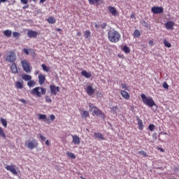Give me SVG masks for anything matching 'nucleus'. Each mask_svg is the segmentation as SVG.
I'll return each mask as SVG.
<instances>
[{
	"mask_svg": "<svg viewBox=\"0 0 179 179\" xmlns=\"http://www.w3.org/2000/svg\"><path fill=\"white\" fill-rule=\"evenodd\" d=\"M108 40L111 43H118V41H120V38H121V35H120V32L114 29L108 31Z\"/></svg>",
	"mask_w": 179,
	"mask_h": 179,
	"instance_id": "obj_1",
	"label": "nucleus"
},
{
	"mask_svg": "<svg viewBox=\"0 0 179 179\" xmlns=\"http://www.w3.org/2000/svg\"><path fill=\"white\" fill-rule=\"evenodd\" d=\"M89 108L90 113H92V115H96L97 117H101V118L104 119V113L97 108V106L93 105V103H89Z\"/></svg>",
	"mask_w": 179,
	"mask_h": 179,
	"instance_id": "obj_2",
	"label": "nucleus"
},
{
	"mask_svg": "<svg viewBox=\"0 0 179 179\" xmlns=\"http://www.w3.org/2000/svg\"><path fill=\"white\" fill-rule=\"evenodd\" d=\"M16 52L15 50L6 51V55H4V59L6 62H10L13 64L16 62Z\"/></svg>",
	"mask_w": 179,
	"mask_h": 179,
	"instance_id": "obj_3",
	"label": "nucleus"
},
{
	"mask_svg": "<svg viewBox=\"0 0 179 179\" xmlns=\"http://www.w3.org/2000/svg\"><path fill=\"white\" fill-rule=\"evenodd\" d=\"M141 99L143 102L145 104V106H148V107L152 108L154 106L155 107H157V106L156 105V103L155 102V101H153V98L150 96H146L145 94H142Z\"/></svg>",
	"mask_w": 179,
	"mask_h": 179,
	"instance_id": "obj_4",
	"label": "nucleus"
},
{
	"mask_svg": "<svg viewBox=\"0 0 179 179\" xmlns=\"http://www.w3.org/2000/svg\"><path fill=\"white\" fill-rule=\"evenodd\" d=\"M47 90L45 88L36 87L31 91V94H34L37 97H41L42 94H45Z\"/></svg>",
	"mask_w": 179,
	"mask_h": 179,
	"instance_id": "obj_5",
	"label": "nucleus"
},
{
	"mask_svg": "<svg viewBox=\"0 0 179 179\" xmlns=\"http://www.w3.org/2000/svg\"><path fill=\"white\" fill-rule=\"evenodd\" d=\"M25 146H27L28 149L33 150V149H36V148L38 146V143L37 140L34 139L31 141H29L28 143H25Z\"/></svg>",
	"mask_w": 179,
	"mask_h": 179,
	"instance_id": "obj_6",
	"label": "nucleus"
},
{
	"mask_svg": "<svg viewBox=\"0 0 179 179\" xmlns=\"http://www.w3.org/2000/svg\"><path fill=\"white\" fill-rule=\"evenodd\" d=\"M21 64L24 71H25L27 73H30V72H31V71L30 70V64H29V62H27V61L23 60L21 62Z\"/></svg>",
	"mask_w": 179,
	"mask_h": 179,
	"instance_id": "obj_7",
	"label": "nucleus"
},
{
	"mask_svg": "<svg viewBox=\"0 0 179 179\" xmlns=\"http://www.w3.org/2000/svg\"><path fill=\"white\" fill-rule=\"evenodd\" d=\"M6 169H7L8 171H10V173H12V174H13L14 176H17V171L15 169V166L8 165L6 166Z\"/></svg>",
	"mask_w": 179,
	"mask_h": 179,
	"instance_id": "obj_8",
	"label": "nucleus"
},
{
	"mask_svg": "<svg viewBox=\"0 0 179 179\" xmlns=\"http://www.w3.org/2000/svg\"><path fill=\"white\" fill-rule=\"evenodd\" d=\"M152 13L157 15V13H163V7L154 6L152 8Z\"/></svg>",
	"mask_w": 179,
	"mask_h": 179,
	"instance_id": "obj_9",
	"label": "nucleus"
},
{
	"mask_svg": "<svg viewBox=\"0 0 179 179\" xmlns=\"http://www.w3.org/2000/svg\"><path fill=\"white\" fill-rule=\"evenodd\" d=\"M51 94L57 96V93L59 92V87H56L55 85H50Z\"/></svg>",
	"mask_w": 179,
	"mask_h": 179,
	"instance_id": "obj_10",
	"label": "nucleus"
},
{
	"mask_svg": "<svg viewBox=\"0 0 179 179\" xmlns=\"http://www.w3.org/2000/svg\"><path fill=\"white\" fill-rule=\"evenodd\" d=\"M108 10H109L110 13L113 15V16H117V15L118 14V13H117V9L111 6H109L108 7Z\"/></svg>",
	"mask_w": 179,
	"mask_h": 179,
	"instance_id": "obj_11",
	"label": "nucleus"
},
{
	"mask_svg": "<svg viewBox=\"0 0 179 179\" xmlns=\"http://www.w3.org/2000/svg\"><path fill=\"white\" fill-rule=\"evenodd\" d=\"M86 92L89 96H92V94H94L95 90L93 89V87H92V85H88L87 87Z\"/></svg>",
	"mask_w": 179,
	"mask_h": 179,
	"instance_id": "obj_12",
	"label": "nucleus"
},
{
	"mask_svg": "<svg viewBox=\"0 0 179 179\" xmlns=\"http://www.w3.org/2000/svg\"><path fill=\"white\" fill-rule=\"evenodd\" d=\"M174 27V22L169 21L167 22L165 24V27L168 29V30H173V27Z\"/></svg>",
	"mask_w": 179,
	"mask_h": 179,
	"instance_id": "obj_13",
	"label": "nucleus"
},
{
	"mask_svg": "<svg viewBox=\"0 0 179 179\" xmlns=\"http://www.w3.org/2000/svg\"><path fill=\"white\" fill-rule=\"evenodd\" d=\"M27 36L28 37H29L30 38H35V37H37V31H29L27 32Z\"/></svg>",
	"mask_w": 179,
	"mask_h": 179,
	"instance_id": "obj_14",
	"label": "nucleus"
},
{
	"mask_svg": "<svg viewBox=\"0 0 179 179\" xmlns=\"http://www.w3.org/2000/svg\"><path fill=\"white\" fill-rule=\"evenodd\" d=\"M10 70L12 71L13 73H17V66H16V63H12Z\"/></svg>",
	"mask_w": 179,
	"mask_h": 179,
	"instance_id": "obj_15",
	"label": "nucleus"
},
{
	"mask_svg": "<svg viewBox=\"0 0 179 179\" xmlns=\"http://www.w3.org/2000/svg\"><path fill=\"white\" fill-rule=\"evenodd\" d=\"M121 96L123 97V99H126V100H129V94H128L127 92L124 90H122L120 92Z\"/></svg>",
	"mask_w": 179,
	"mask_h": 179,
	"instance_id": "obj_16",
	"label": "nucleus"
},
{
	"mask_svg": "<svg viewBox=\"0 0 179 179\" xmlns=\"http://www.w3.org/2000/svg\"><path fill=\"white\" fill-rule=\"evenodd\" d=\"M38 82L39 85H43L44 82H45V76H43V74H40L38 76Z\"/></svg>",
	"mask_w": 179,
	"mask_h": 179,
	"instance_id": "obj_17",
	"label": "nucleus"
},
{
	"mask_svg": "<svg viewBox=\"0 0 179 179\" xmlns=\"http://www.w3.org/2000/svg\"><path fill=\"white\" fill-rule=\"evenodd\" d=\"M73 142L75 145H79L80 143V138L78 136H73Z\"/></svg>",
	"mask_w": 179,
	"mask_h": 179,
	"instance_id": "obj_18",
	"label": "nucleus"
},
{
	"mask_svg": "<svg viewBox=\"0 0 179 179\" xmlns=\"http://www.w3.org/2000/svg\"><path fill=\"white\" fill-rule=\"evenodd\" d=\"M81 75L83 76H85V78H87V79L92 77V73H87V71H83L81 72Z\"/></svg>",
	"mask_w": 179,
	"mask_h": 179,
	"instance_id": "obj_19",
	"label": "nucleus"
},
{
	"mask_svg": "<svg viewBox=\"0 0 179 179\" xmlns=\"http://www.w3.org/2000/svg\"><path fill=\"white\" fill-rule=\"evenodd\" d=\"M137 121H138V129L141 131H142V129H143V122H142V120L139 119V117H137Z\"/></svg>",
	"mask_w": 179,
	"mask_h": 179,
	"instance_id": "obj_20",
	"label": "nucleus"
},
{
	"mask_svg": "<svg viewBox=\"0 0 179 179\" xmlns=\"http://www.w3.org/2000/svg\"><path fill=\"white\" fill-rule=\"evenodd\" d=\"M94 137L96 139H100V141H104V137L101 133H94Z\"/></svg>",
	"mask_w": 179,
	"mask_h": 179,
	"instance_id": "obj_21",
	"label": "nucleus"
},
{
	"mask_svg": "<svg viewBox=\"0 0 179 179\" xmlns=\"http://www.w3.org/2000/svg\"><path fill=\"white\" fill-rule=\"evenodd\" d=\"M84 36L85 37V38H87L89 40L92 37V33L89 30L85 31L84 33Z\"/></svg>",
	"mask_w": 179,
	"mask_h": 179,
	"instance_id": "obj_22",
	"label": "nucleus"
},
{
	"mask_svg": "<svg viewBox=\"0 0 179 179\" xmlns=\"http://www.w3.org/2000/svg\"><path fill=\"white\" fill-rule=\"evenodd\" d=\"M0 121L3 127H4V128H6L8 127V121L6 120V119H4L3 117H1Z\"/></svg>",
	"mask_w": 179,
	"mask_h": 179,
	"instance_id": "obj_23",
	"label": "nucleus"
},
{
	"mask_svg": "<svg viewBox=\"0 0 179 179\" xmlns=\"http://www.w3.org/2000/svg\"><path fill=\"white\" fill-rule=\"evenodd\" d=\"M3 33L4 36H6V37H8V38H9L12 36V31L9 29L3 31Z\"/></svg>",
	"mask_w": 179,
	"mask_h": 179,
	"instance_id": "obj_24",
	"label": "nucleus"
},
{
	"mask_svg": "<svg viewBox=\"0 0 179 179\" xmlns=\"http://www.w3.org/2000/svg\"><path fill=\"white\" fill-rule=\"evenodd\" d=\"M22 79H23V80H31V76H29L27 74H24L22 76Z\"/></svg>",
	"mask_w": 179,
	"mask_h": 179,
	"instance_id": "obj_25",
	"label": "nucleus"
},
{
	"mask_svg": "<svg viewBox=\"0 0 179 179\" xmlns=\"http://www.w3.org/2000/svg\"><path fill=\"white\" fill-rule=\"evenodd\" d=\"M81 117L82 118H87V117H89V111L87 110L83 111V113L81 114Z\"/></svg>",
	"mask_w": 179,
	"mask_h": 179,
	"instance_id": "obj_26",
	"label": "nucleus"
},
{
	"mask_svg": "<svg viewBox=\"0 0 179 179\" xmlns=\"http://www.w3.org/2000/svg\"><path fill=\"white\" fill-rule=\"evenodd\" d=\"M27 85L29 87H33V86H36V82L31 80L27 83Z\"/></svg>",
	"mask_w": 179,
	"mask_h": 179,
	"instance_id": "obj_27",
	"label": "nucleus"
},
{
	"mask_svg": "<svg viewBox=\"0 0 179 179\" xmlns=\"http://www.w3.org/2000/svg\"><path fill=\"white\" fill-rule=\"evenodd\" d=\"M123 51L125 52V54H129V52H131V50L127 45L123 47Z\"/></svg>",
	"mask_w": 179,
	"mask_h": 179,
	"instance_id": "obj_28",
	"label": "nucleus"
},
{
	"mask_svg": "<svg viewBox=\"0 0 179 179\" xmlns=\"http://www.w3.org/2000/svg\"><path fill=\"white\" fill-rule=\"evenodd\" d=\"M41 66L45 72H50L51 71L50 67H48L45 64H42Z\"/></svg>",
	"mask_w": 179,
	"mask_h": 179,
	"instance_id": "obj_29",
	"label": "nucleus"
},
{
	"mask_svg": "<svg viewBox=\"0 0 179 179\" xmlns=\"http://www.w3.org/2000/svg\"><path fill=\"white\" fill-rule=\"evenodd\" d=\"M48 23H50V24H53V23H55L56 20L55 18L50 17L48 19Z\"/></svg>",
	"mask_w": 179,
	"mask_h": 179,
	"instance_id": "obj_30",
	"label": "nucleus"
},
{
	"mask_svg": "<svg viewBox=\"0 0 179 179\" xmlns=\"http://www.w3.org/2000/svg\"><path fill=\"white\" fill-rule=\"evenodd\" d=\"M17 89H23V83H20V82H17L16 85H15Z\"/></svg>",
	"mask_w": 179,
	"mask_h": 179,
	"instance_id": "obj_31",
	"label": "nucleus"
},
{
	"mask_svg": "<svg viewBox=\"0 0 179 179\" xmlns=\"http://www.w3.org/2000/svg\"><path fill=\"white\" fill-rule=\"evenodd\" d=\"M66 155L69 156V157H71V159H76V156H75V154L72 152H67Z\"/></svg>",
	"mask_w": 179,
	"mask_h": 179,
	"instance_id": "obj_32",
	"label": "nucleus"
},
{
	"mask_svg": "<svg viewBox=\"0 0 179 179\" xmlns=\"http://www.w3.org/2000/svg\"><path fill=\"white\" fill-rule=\"evenodd\" d=\"M164 44L165 47H167L168 48H170L171 47V43H169V41H167V40L166 39L164 40Z\"/></svg>",
	"mask_w": 179,
	"mask_h": 179,
	"instance_id": "obj_33",
	"label": "nucleus"
},
{
	"mask_svg": "<svg viewBox=\"0 0 179 179\" xmlns=\"http://www.w3.org/2000/svg\"><path fill=\"white\" fill-rule=\"evenodd\" d=\"M0 136H2V138H6V134H5V132H3V129L2 127H0Z\"/></svg>",
	"mask_w": 179,
	"mask_h": 179,
	"instance_id": "obj_34",
	"label": "nucleus"
},
{
	"mask_svg": "<svg viewBox=\"0 0 179 179\" xmlns=\"http://www.w3.org/2000/svg\"><path fill=\"white\" fill-rule=\"evenodd\" d=\"M134 36H135V37H137V38L141 37V31H139V30H138V29L135 30Z\"/></svg>",
	"mask_w": 179,
	"mask_h": 179,
	"instance_id": "obj_35",
	"label": "nucleus"
},
{
	"mask_svg": "<svg viewBox=\"0 0 179 179\" xmlns=\"http://www.w3.org/2000/svg\"><path fill=\"white\" fill-rule=\"evenodd\" d=\"M20 36V34L19 32H13V37H15V38H18Z\"/></svg>",
	"mask_w": 179,
	"mask_h": 179,
	"instance_id": "obj_36",
	"label": "nucleus"
},
{
	"mask_svg": "<svg viewBox=\"0 0 179 179\" xmlns=\"http://www.w3.org/2000/svg\"><path fill=\"white\" fill-rule=\"evenodd\" d=\"M117 110H118V107L117 106H113L111 108V111L113 113V114H115Z\"/></svg>",
	"mask_w": 179,
	"mask_h": 179,
	"instance_id": "obj_37",
	"label": "nucleus"
},
{
	"mask_svg": "<svg viewBox=\"0 0 179 179\" xmlns=\"http://www.w3.org/2000/svg\"><path fill=\"white\" fill-rule=\"evenodd\" d=\"M139 155H142L144 157H148V154L143 150L139 151Z\"/></svg>",
	"mask_w": 179,
	"mask_h": 179,
	"instance_id": "obj_38",
	"label": "nucleus"
},
{
	"mask_svg": "<svg viewBox=\"0 0 179 179\" xmlns=\"http://www.w3.org/2000/svg\"><path fill=\"white\" fill-rule=\"evenodd\" d=\"M39 120H47V116L45 115H39Z\"/></svg>",
	"mask_w": 179,
	"mask_h": 179,
	"instance_id": "obj_39",
	"label": "nucleus"
},
{
	"mask_svg": "<svg viewBox=\"0 0 179 179\" xmlns=\"http://www.w3.org/2000/svg\"><path fill=\"white\" fill-rule=\"evenodd\" d=\"M38 138H39V139H41L42 141H45V137H44V136L41 135V134H38L37 136Z\"/></svg>",
	"mask_w": 179,
	"mask_h": 179,
	"instance_id": "obj_40",
	"label": "nucleus"
},
{
	"mask_svg": "<svg viewBox=\"0 0 179 179\" xmlns=\"http://www.w3.org/2000/svg\"><path fill=\"white\" fill-rule=\"evenodd\" d=\"M88 1L91 5H94L95 2L97 3L100 0H88Z\"/></svg>",
	"mask_w": 179,
	"mask_h": 179,
	"instance_id": "obj_41",
	"label": "nucleus"
},
{
	"mask_svg": "<svg viewBox=\"0 0 179 179\" xmlns=\"http://www.w3.org/2000/svg\"><path fill=\"white\" fill-rule=\"evenodd\" d=\"M52 100L50 97H48V96H45V102L46 103H52Z\"/></svg>",
	"mask_w": 179,
	"mask_h": 179,
	"instance_id": "obj_42",
	"label": "nucleus"
},
{
	"mask_svg": "<svg viewBox=\"0 0 179 179\" xmlns=\"http://www.w3.org/2000/svg\"><path fill=\"white\" fill-rule=\"evenodd\" d=\"M148 129H150V131H151V132H152V131L155 129V126L154 124H150L148 126Z\"/></svg>",
	"mask_w": 179,
	"mask_h": 179,
	"instance_id": "obj_43",
	"label": "nucleus"
},
{
	"mask_svg": "<svg viewBox=\"0 0 179 179\" xmlns=\"http://www.w3.org/2000/svg\"><path fill=\"white\" fill-rule=\"evenodd\" d=\"M142 24L143 26H144V27H149V24H148V22H146L145 21H143Z\"/></svg>",
	"mask_w": 179,
	"mask_h": 179,
	"instance_id": "obj_44",
	"label": "nucleus"
},
{
	"mask_svg": "<svg viewBox=\"0 0 179 179\" xmlns=\"http://www.w3.org/2000/svg\"><path fill=\"white\" fill-rule=\"evenodd\" d=\"M163 87L164 89H169V84H167V83L164 82L163 84Z\"/></svg>",
	"mask_w": 179,
	"mask_h": 179,
	"instance_id": "obj_45",
	"label": "nucleus"
},
{
	"mask_svg": "<svg viewBox=\"0 0 179 179\" xmlns=\"http://www.w3.org/2000/svg\"><path fill=\"white\" fill-rule=\"evenodd\" d=\"M106 27H107V24L106 23H103L102 24H101V27L102 29H106Z\"/></svg>",
	"mask_w": 179,
	"mask_h": 179,
	"instance_id": "obj_46",
	"label": "nucleus"
},
{
	"mask_svg": "<svg viewBox=\"0 0 179 179\" xmlns=\"http://www.w3.org/2000/svg\"><path fill=\"white\" fill-rule=\"evenodd\" d=\"M22 3H24V5H27L28 1L27 0H21Z\"/></svg>",
	"mask_w": 179,
	"mask_h": 179,
	"instance_id": "obj_47",
	"label": "nucleus"
},
{
	"mask_svg": "<svg viewBox=\"0 0 179 179\" xmlns=\"http://www.w3.org/2000/svg\"><path fill=\"white\" fill-rule=\"evenodd\" d=\"M23 51H24V52L27 55H29V50H28L27 49L24 48V49L23 50Z\"/></svg>",
	"mask_w": 179,
	"mask_h": 179,
	"instance_id": "obj_48",
	"label": "nucleus"
},
{
	"mask_svg": "<svg viewBox=\"0 0 179 179\" xmlns=\"http://www.w3.org/2000/svg\"><path fill=\"white\" fill-rule=\"evenodd\" d=\"M20 101H21V103H23V104H26L27 101L25 99H19Z\"/></svg>",
	"mask_w": 179,
	"mask_h": 179,
	"instance_id": "obj_49",
	"label": "nucleus"
},
{
	"mask_svg": "<svg viewBox=\"0 0 179 179\" xmlns=\"http://www.w3.org/2000/svg\"><path fill=\"white\" fill-rule=\"evenodd\" d=\"M50 120H51L52 121H54V120H55V115H50Z\"/></svg>",
	"mask_w": 179,
	"mask_h": 179,
	"instance_id": "obj_50",
	"label": "nucleus"
},
{
	"mask_svg": "<svg viewBox=\"0 0 179 179\" xmlns=\"http://www.w3.org/2000/svg\"><path fill=\"white\" fill-rule=\"evenodd\" d=\"M122 89L127 90V84H122Z\"/></svg>",
	"mask_w": 179,
	"mask_h": 179,
	"instance_id": "obj_51",
	"label": "nucleus"
},
{
	"mask_svg": "<svg viewBox=\"0 0 179 179\" xmlns=\"http://www.w3.org/2000/svg\"><path fill=\"white\" fill-rule=\"evenodd\" d=\"M45 145L46 146H50V141L48 140L45 141Z\"/></svg>",
	"mask_w": 179,
	"mask_h": 179,
	"instance_id": "obj_52",
	"label": "nucleus"
},
{
	"mask_svg": "<svg viewBox=\"0 0 179 179\" xmlns=\"http://www.w3.org/2000/svg\"><path fill=\"white\" fill-rule=\"evenodd\" d=\"M8 0H0V3L8 2Z\"/></svg>",
	"mask_w": 179,
	"mask_h": 179,
	"instance_id": "obj_53",
	"label": "nucleus"
},
{
	"mask_svg": "<svg viewBox=\"0 0 179 179\" xmlns=\"http://www.w3.org/2000/svg\"><path fill=\"white\" fill-rule=\"evenodd\" d=\"M148 44H149V45H153V41H150L148 42Z\"/></svg>",
	"mask_w": 179,
	"mask_h": 179,
	"instance_id": "obj_54",
	"label": "nucleus"
},
{
	"mask_svg": "<svg viewBox=\"0 0 179 179\" xmlns=\"http://www.w3.org/2000/svg\"><path fill=\"white\" fill-rule=\"evenodd\" d=\"M131 19H135V15L134 14H132L131 15Z\"/></svg>",
	"mask_w": 179,
	"mask_h": 179,
	"instance_id": "obj_55",
	"label": "nucleus"
},
{
	"mask_svg": "<svg viewBox=\"0 0 179 179\" xmlns=\"http://www.w3.org/2000/svg\"><path fill=\"white\" fill-rule=\"evenodd\" d=\"M95 27H96V29H99V27H100V26L97 24H95Z\"/></svg>",
	"mask_w": 179,
	"mask_h": 179,
	"instance_id": "obj_56",
	"label": "nucleus"
},
{
	"mask_svg": "<svg viewBox=\"0 0 179 179\" xmlns=\"http://www.w3.org/2000/svg\"><path fill=\"white\" fill-rule=\"evenodd\" d=\"M175 171H179V169L178 167L174 168Z\"/></svg>",
	"mask_w": 179,
	"mask_h": 179,
	"instance_id": "obj_57",
	"label": "nucleus"
},
{
	"mask_svg": "<svg viewBox=\"0 0 179 179\" xmlns=\"http://www.w3.org/2000/svg\"><path fill=\"white\" fill-rule=\"evenodd\" d=\"M46 0H40V3H44V1H45Z\"/></svg>",
	"mask_w": 179,
	"mask_h": 179,
	"instance_id": "obj_58",
	"label": "nucleus"
},
{
	"mask_svg": "<svg viewBox=\"0 0 179 179\" xmlns=\"http://www.w3.org/2000/svg\"><path fill=\"white\" fill-rule=\"evenodd\" d=\"M81 35H82V33L80 32L77 33V36H81Z\"/></svg>",
	"mask_w": 179,
	"mask_h": 179,
	"instance_id": "obj_59",
	"label": "nucleus"
},
{
	"mask_svg": "<svg viewBox=\"0 0 179 179\" xmlns=\"http://www.w3.org/2000/svg\"><path fill=\"white\" fill-rule=\"evenodd\" d=\"M57 31H61L62 29H57Z\"/></svg>",
	"mask_w": 179,
	"mask_h": 179,
	"instance_id": "obj_60",
	"label": "nucleus"
},
{
	"mask_svg": "<svg viewBox=\"0 0 179 179\" xmlns=\"http://www.w3.org/2000/svg\"><path fill=\"white\" fill-rule=\"evenodd\" d=\"M25 8H28V6H24V9H25Z\"/></svg>",
	"mask_w": 179,
	"mask_h": 179,
	"instance_id": "obj_61",
	"label": "nucleus"
},
{
	"mask_svg": "<svg viewBox=\"0 0 179 179\" xmlns=\"http://www.w3.org/2000/svg\"><path fill=\"white\" fill-rule=\"evenodd\" d=\"M161 151L164 152L163 149H161Z\"/></svg>",
	"mask_w": 179,
	"mask_h": 179,
	"instance_id": "obj_62",
	"label": "nucleus"
},
{
	"mask_svg": "<svg viewBox=\"0 0 179 179\" xmlns=\"http://www.w3.org/2000/svg\"><path fill=\"white\" fill-rule=\"evenodd\" d=\"M0 57H1V54H0Z\"/></svg>",
	"mask_w": 179,
	"mask_h": 179,
	"instance_id": "obj_63",
	"label": "nucleus"
}]
</instances>
